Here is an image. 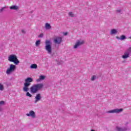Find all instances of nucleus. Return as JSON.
I'll use <instances>...</instances> for the list:
<instances>
[{"label": "nucleus", "mask_w": 131, "mask_h": 131, "mask_svg": "<svg viewBox=\"0 0 131 131\" xmlns=\"http://www.w3.org/2000/svg\"><path fill=\"white\" fill-rule=\"evenodd\" d=\"M33 82V78L31 77H27L25 79L24 83L23 91L27 92L29 91V86L31 85V82Z\"/></svg>", "instance_id": "f257e3e1"}, {"label": "nucleus", "mask_w": 131, "mask_h": 131, "mask_svg": "<svg viewBox=\"0 0 131 131\" xmlns=\"http://www.w3.org/2000/svg\"><path fill=\"white\" fill-rule=\"evenodd\" d=\"M43 88V84L42 83H38L36 84H34L31 86L30 90L32 94H36L38 91L41 90Z\"/></svg>", "instance_id": "f03ea898"}, {"label": "nucleus", "mask_w": 131, "mask_h": 131, "mask_svg": "<svg viewBox=\"0 0 131 131\" xmlns=\"http://www.w3.org/2000/svg\"><path fill=\"white\" fill-rule=\"evenodd\" d=\"M8 61H9V62H13L15 65H18V64L20 63V61H19L17 56L15 54L9 55L8 57Z\"/></svg>", "instance_id": "7ed1b4c3"}, {"label": "nucleus", "mask_w": 131, "mask_h": 131, "mask_svg": "<svg viewBox=\"0 0 131 131\" xmlns=\"http://www.w3.org/2000/svg\"><path fill=\"white\" fill-rule=\"evenodd\" d=\"M46 51H47L48 54L51 55L52 54V42L49 40H47L45 41V48Z\"/></svg>", "instance_id": "20e7f679"}, {"label": "nucleus", "mask_w": 131, "mask_h": 131, "mask_svg": "<svg viewBox=\"0 0 131 131\" xmlns=\"http://www.w3.org/2000/svg\"><path fill=\"white\" fill-rule=\"evenodd\" d=\"M16 69V66L14 64H10L9 68L6 70V73L7 74H10L11 72H14Z\"/></svg>", "instance_id": "39448f33"}, {"label": "nucleus", "mask_w": 131, "mask_h": 131, "mask_svg": "<svg viewBox=\"0 0 131 131\" xmlns=\"http://www.w3.org/2000/svg\"><path fill=\"white\" fill-rule=\"evenodd\" d=\"M82 45H84V41L83 40H77V42L74 46V49H77L78 47H80V46H82Z\"/></svg>", "instance_id": "423d86ee"}, {"label": "nucleus", "mask_w": 131, "mask_h": 131, "mask_svg": "<svg viewBox=\"0 0 131 131\" xmlns=\"http://www.w3.org/2000/svg\"><path fill=\"white\" fill-rule=\"evenodd\" d=\"M122 111H123V109H122V108H120V109L115 108L114 110L108 111L106 112V113H112V114L120 113V112H122Z\"/></svg>", "instance_id": "0eeeda50"}, {"label": "nucleus", "mask_w": 131, "mask_h": 131, "mask_svg": "<svg viewBox=\"0 0 131 131\" xmlns=\"http://www.w3.org/2000/svg\"><path fill=\"white\" fill-rule=\"evenodd\" d=\"M62 39L63 38H62V37H56L54 39V42L55 43H56V45H60L63 41Z\"/></svg>", "instance_id": "6e6552de"}, {"label": "nucleus", "mask_w": 131, "mask_h": 131, "mask_svg": "<svg viewBox=\"0 0 131 131\" xmlns=\"http://www.w3.org/2000/svg\"><path fill=\"white\" fill-rule=\"evenodd\" d=\"M41 100V94L38 93L36 95L35 97L34 103L36 104L37 102H39Z\"/></svg>", "instance_id": "1a4fd4ad"}, {"label": "nucleus", "mask_w": 131, "mask_h": 131, "mask_svg": "<svg viewBox=\"0 0 131 131\" xmlns=\"http://www.w3.org/2000/svg\"><path fill=\"white\" fill-rule=\"evenodd\" d=\"M26 115L29 117H31L32 118H35V117H36V116L35 115V112H34L33 111H30L29 114H26Z\"/></svg>", "instance_id": "9d476101"}, {"label": "nucleus", "mask_w": 131, "mask_h": 131, "mask_svg": "<svg viewBox=\"0 0 131 131\" xmlns=\"http://www.w3.org/2000/svg\"><path fill=\"white\" fill-rule=\"evenodd\" d=\"M116 130L117 131H126L127 130V128L126 127H120L118 126L116 127Z\"/></svg>", "instance_id": "9b49d317"}, {"label": "nucleus", "mask_w": 131, "mask_h": 131, "mask_svg": "<svg viewBox=\"0 0 131 131\" xmlns=\"http://www.w3.org/2000/svg\"><path fill=\"white\" fill-rule=\"evenodd\" d=\"M122 58L123 59H127V58H129V55L125 51L124 55L122 56Z\"/></svg>", "instance_id": "f8f14e48"}, {"label": "nucleus", "mask_w": 131, "mask_h": 131, "mask_svg": "<svg viewBox=\"0 0 131 131\" xmlns=\"http://www.w3.org/2000/svg\"><path fill=\"white\" fill-rule=\"evenodd\" d=\"M46 78V76H43V75H40L39 76V78L37 79L36 80V81L37 82H39V81H41V80H44V79H45Z\"/></svg>", "instance_id": "ddd939ff"}, {"label": "nucleus", "mask_w": 131, "mask_h": 131, "mask_svg": "<svg viewBox=\"0 0 131 131\" xmlns=\"http://www.w3.org/2000/svg\"><path fill=\"white\" fill-rule=\"evenodd\" d=\"M9 8L10 10H15V11L19 10V7L16 5H13L12 6H10Z\"/></svg>", "instance_id": "4468645a"}, {"label": "nucleus", "mask_w": 131, "mask_h": 131, "mask_svg": "<svg viewBox=\"0 0 131 131\" xmlns=\"http://www.w3.org/2000/svg\"><path fill=\"white\" fill-rule=\"evenodd\" d=\"M118 31L116 29L111 30L110 34L113 35V34H116Z\"/></svg>", "instance_id": "2eb2a0df"}, {"label": "nucleus", "mask_w": 131, "mask_h": 131, "mask_svg": "<svg viewBox=\"0 0 131 131\" xmlns=\"http://www.w3.org/2000/svg\"><path fill=\"white\" fill-rule=\"evenodd\" d=\"M45 28L47 30H49L51 29V28H52V26H51V25L50 24L46 23L45 24Z\"/></svg>", "instance_id": "dca6fc26"}, {"label": "nucleus", "mask_w": 131, "mask_h": 131, "mask_svg": "<svg viewBox=\"0 0 131 131\" xmlns=\"http://www.w3.org/2000/svg\"><path fill=\"white\" fill-rule=\"evenodd\" d=\"M31 69H37V64L34 63L32 64L30 66Z\"/></svg>", "instance_id": "f3484780"}, {"label": "nucleus", "mask_w": 131, "mask_h": 131, "mask_svg": "<svg viewBox=\"0 0 131 131\" xmlns=\"http://www.w3.org/2000/svg\"><path fill=\"white\" fill-rule=\"evenodd\" d=\"M125 52H126L127 54H128V55L131 54V47H129Z\"/></svg>", "instance_id": "a211bd4d"}, {"label": "nucleus", "mask_w": 131, "mask_h": 131, "mask_svg": "<svg viewBox=\"0 0 131 131\" xmlns=\"http://www.w3.org/2000/svg\"><path fill=\"white\" fill-rule=\"evenodd\" d=\"M120 39V40H124V39H126V36L124 35H122L121 36Z\"/></svg>", "instance_id": "6ab92c4d"}, {"label": "nucleus", "mask_w": 131, "mask_h": 131, "mask_svg": "<svg viewBox=\"0 0 131 131\" xmlns=\"http://www.w3.org/2000/svg\"><path fill=\"white\" fill-rule=\"evenodd\" d=\"M40 45V40H37L35 42L36 47H38Z\"/></svg>", "instance_id": "aec40b11"}, {"label": "nucleus", "mask_w": 131, "mask_h": 131, "mask_svg": "<svg viewBox=\"0 0 131 131\" xmlns=\"http://www.w3.org/2000/svg\"><path fill=\"white\" fill-rule=\"evenodd\" d=\"M69 16H70V17H74V14H73V12H70L69 13Z\"/></svg>", "instance_id": "412c9836"}, {"label": "nucleus", "mask_w": 131, "mask_h": 131, "mask_svg": "<svg viewBox=\"0 0 131 131\" xmlns=\"http://www.w3.org/2000/svg\"><path fill=\"white\" fill-rule=\"evenodd\" d=\"M26 96L27 97H29L30 98H32V95H31L29 92H27L26 93Z\"/></svg>", "instance_id": "4be33fe9"}, {"label": "nucleus", "mask_w": 131, "mask_h": 131, "mask_svg": "<svg viewBox=\"0 0 131 131\" xmlns=\"http://www.w3.org/2000/svg\"><path fill=\"white\" fill-rule=\"evenodd\" d=\"M4 89V85L0 83V91H3Z\"/></svg>", "instance_id": "5701e85b"}, {"label": "nucleus", "mask_w": 131, "mask_h": 131, "mask_svg": "<svg viewBox=\"0 0 131 131\" xmlns=\"http://www.w3.org/2000/svg\"><path fill=\"white\" fill-rule=\"evenodd\" d=\"M6 9V7H3L2 9H0V13H3L4 10Z\"/></svg>", "instance_id": "b1692460"}, {"label": "nucleus", "mask_w": 131, "mask_h": 131, "mask_svg": "<svg viewBox=\"0 0 131 131\" xmlns=\"http://www.w3.org/2000/svg\"><path fill=\"white\" fill-rule=\"evenodd\" d=\"M95 79H96V76H93L92 77H91V80L92 81H94V80H95Z\"/></svg>", "instance_id": "393cba45"}, {"label": "nucleus", "mask_w": 131, "mask_h": 131, "mask_svg": "<svg viewBox=\"0 0 131 131\" xmlns=\"http://www.w3.org/2000/svg\"><path fill=\"white\" fill-rule=\"evenodd\" d=\"M4 104H5V101H0V106H3V105H4Z\"/></svg>", "instance_id": "a878e982"}, {"label": "nucleus", "mask_w": 131, "mask_h": 131, "mask_svg": "<svg viewBox=\"0 0 131 131\" xmlns=\"http://www.w3.org/2000/svg\"><path fill=\"white\" fill-rule=\"evenodd\" d=\"M38 37H40V38L43 37V33L40 34L38 36Z\"/></svg>", "instance_id": "bb28decb"}, {"label": "nucleus", "mask_w": 131, "mask_h": 131, "mask_svg": "<svg viewBox=\"0 0 131 131\" xmlns=\"http://www.w3.org/2000/svg\"><path fill=\"white\" fill-rule=\"evenodd\" d=\"M116 12H117L118 14H120V13H121V10H116Z\"/></svg>", "instance_id": "cd10ccee"}, {"label": "nucleus", "mask_w": 131, "mask_h": 131, "mask_svg": "<svg viewBox=\"0 0 131 131\" xmlns=\"http://www.w3.org/2000/svg\"><path fill=\"white\" fill-rule=\"evenodd\" d=\"M21 32H22V33H24L25 34L26 33V32H25V30H22Z\"/></svg>", "instance_id": "c85d7f7f"}, {"label": "nucleus", "mask_w": 131, "mask_h": 131, "mask_svg": "<svg viewBox=\"0 0 131 131\" xmlns=\"http://www.w3.org/2000/svg\"><path fill=\"white\" fill-rule=\"evenodd\" d=\"M63 35H64V36L68 35V32L63 33Z\"/></svg>", "instance_id": "c756f323"}, {"label": "nucleus", "mask_w": 131, "mask_h": 131, "mask_svg": "<svg viewBox=\"0 0 131 131\" xmlns=\"http://www.w3.org/2000/svg\"><path fill=\"white\" fill-rule=\"evenodd\" d=\"M116 38H117V39H120V38L117 36H116Z\"/></svg>", "instance_id": "7c9ffc66"}, {"label": "nucleus", "mask_w": 131, "mask_h": 131, "mask_svg": "<svg viewBox=\"0 0 131 131\" xmlns=\"http://www.w3.org/2000/svg\"><path fill=\"white\" fill-rule=\"evenodd\" d=\"M122 63H125V60L122 61Z\"/></svg>", "instance_id": "2f4dec72"}, {"label": "nucleus", "mask_w": 131, "mask_h": 131, "mask_svg": "<svg viewBox=\"0 0 131 131\" xmlns=\"http://www.w3.org/2000/svg\"><path fill=\"white\" fill-rule=\"evenodd\" d=\"M0 111H2V108H1V107H0Z\"/></svg>", "instance_id": "473e14b6"}]
</instances>
